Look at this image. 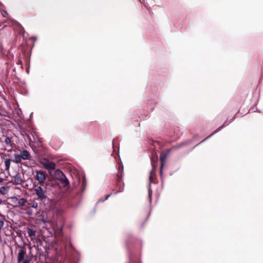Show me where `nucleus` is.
Returning a JSON list of instances; mask_svg holds the SVG:
<instances>
[{
	"label": "nucleus",
	"instance_id": "f257e3e1",
	"mask_svg": "<svg viewBox=\"0 0 263 263\" xmlns=\"http://www.w3.org/2000/svg\"><path fill=\"white\" fill-rule=\"evenodd\" d=\"M54 176L57 180L60 181L64 187L69 186V181L61 171L59 169L57 170L54 172Z\"/></svg>",
	"mask_w": 263,
	"mask_h": 263
},
{
	"label": "nucleus",
	"instance_id": "f03ea898",
	"mask_svg": "<svg viewBox=\"0 0 263 263\" xmlns=\"http://www.w3.org/2000/svg\"><path fill=\"white\" fill-rule=\"evenodd\" d=\"M34 191L38 199L40 200L44 201L47 198L48 193L46 191H43L40 187H37V185H35Z\"/></svg>",
	"mask_w": 263,
	"mask_h": 263
},
{
	"label": "nucleus",
	"instance_id": "7ed1b4c3",
	"mask_svg": "<svg viewBox=\"0 0 263 263\" xmlns=\"http://www.w3.org/2000/svg\"><path fill=\"white\" fill-rule=\"evenodd\" d=\"M35 179L39 182V183H43L46 181L47 178L46 172L42 170H36L35 171Z\"/></svg>",
	"mask_w": 263,
	"mask_h": 263
},
{
	"label": "nucleus",
	"instance_id": "20e7f679",
	"mask_svg": "<svg viewBox=\"0 0 263 263\" xmlns=\"http://www.w3.org/2000/svg\"><path fill=\"white\" fill-rule=\"evenodd\" d=\"M39 184L40 185H37V187H40L43 191H46L48 194L51 192V188L53 186L52 183L45 181Z\"/></svg>",
	"mask_w": 263,
	"mask_h": 263
},
{
	"label": "nucleus",
	"instance_id": "39448f33",
	"mask_svg": "<svg viewBox=\"0 0 263 263\" xmlns=\"http://www.w3.org/2000/svg\"><path fill=\"white\" fill-rule=\"evenodd\" d=\"M26 255V252L24 248H22L19 250V252L17 255V261L18 263H20L21 261L25 258V256Z\"/></svg>",
	"mask_w": 263,
	"mask_h": 263
},
{
	"label": "nucleus",
	"instance_id": "423d86ee",
	"mask_svg": "<svg viewBox=\"0 0 263 263\" xmlns=\"http://www.w3.org/2000/svg\"><path fill=\"white\" fill-rule=\"evenodd\" d=\"M167 156V154H163L160 156V159L161 161V166L160 168V176H162V170L163 167L165 164V162L166 160V157Z\"/></svg>",
	"mask_w": 263,
	"mask_h": 263
},
{
	"label": "nucleus",
	"instance_id": "0eeeda50",
	"mask_svg": "<svg viewBox=\"0 0 263 263\" xmlns=\"http://www.w3.org/2000/svg\"><path fill=\"white\" fill-rule=\"evenodd\" d=\"M116 188L117 190L115 192V194L118 193L122 192L124 190V183L122 180H118L117 182Z\"/></svg>",
	"mask_w": 263,
	"mask_h": 263
},
{
	"label": "nucleus",
	"instance_id": "6e6552de",
	"mask_svg": "<svg viewBox=\"0 0 263 263\" xmlns=\"http://www.w3.org/2000/svg\"><path fill=\"white\" fill-rule=\"evenodd\" d=\"M20 154L23 160H26L30 159L31 156L27 150L23 149V151H21Z\"/></svg>",
	"mask_w": 263,
	"mask_h": 263
},
{
	"label": "nucleus",
	"instance_id": "1a4fd4ad",
	"mask_svg": "<svg viewBox=\"0 0 263 263\" xmlns=\"http://www.w3.org/2000/svg\"><path fill=\"white\" fill-rule=\"evenodd\" d=\"M152 171H151V173H150L149 177V184L148 185V199H149L150 203L152 201V193H153L151 187V183L152 182Z\"/></svg>",
	"mask_w": 263,
	"mask_h": 263
},
{
	"label": "nucleus",
	"instance_id": "9d476101",
	"mask_svg": "<svg viewBox=\"0 0 263 263\" xmlns=\"http://www.w3.org/2000/svg\"><path fill=\"white\" fill-rule=\"evenodd\" d=\"M13 182L15 184L18 185L21 184L23 183V180L20 175H16L13 177Z\"/></svg>",
	"mask_w": 263,
	"mask_h": 263
},
{
	"label": "nucleus",
	"instance_id": "9b49d317",
	"mask_svg": "<svg viewBox=\"0 0 263 263\" xmlns=\"http://www.w3.org/2000/svg\"><path fill=\"white\" fill-rule=\"evenodd\" d=\"M44 166L46 169L50 171L54 170L55 168V164L53 162L45 163Z\"/></svg>",
	"mask_w": 263,
	"mask_h": 263
},
{
	"label": "nucleus",
	"instance_id": "f8f14e48",
	"mask_svg": "<svg viewBox=\"0 0 263 263\" xmlns=\"http://www.w3.org/2000/svg\"><path fill=\"white\" fill-rule=\"evenodd\" d=\"M227 121L224 123V124L219 127L218 128H217L216 130H215L213 133H212L210 136H209L208 137L203 139L200 143H202L205 141H206L207 139H208L209 138L211 137L212 136L215 135L216 133H218V132L220 131L221 129L226 125Z\"/></svg>",
	"mask_w": 263,
	"mask_h": 263
},
{
	"label": "nucleus",
	"instance_id": "ddd939ff",
	"mask_svg": "<svg viewBox=\"0 0 263 263\" xmlns=\"http://www.w3.org/2000/svg\"><path fill=\"white\" fill-rule=\"evenodd\" d=\"M4 141L8 146L11 147V148H13V146L14 145V144L13 143V142L12 140L11 137H5Z\"/></svg>",
	"mask_w": 263,
	"mask_h": 263
},
{
	"label": "nucleus",
	"instance_id": "4468645a",
	"mask_svg": "<svg viewBox=\"0 0 263 263\" xmlns=\"http://www.w3.org/2000/svg\"><path fill=\"white\" fill-rule=\"evenodd\" d=\"M27 200L25 198H21L20 199H18L17 203V205H16V206H23L25 205V204L26 203Z\"/></svg>",
	"mask_w": 263,
	"mask_h": 263
},
{
	"label": "nucleus",
	"instance_id": "2eb2a0df",
	"mask_svg": "<svg viewBox=\"0 0 263 263\" xmlns=\"http://www.w3.org/2000/svg\"><path fill=\"white\" fill-rule=\"evenodd\" d=\"M11 160L9 158L5 159V167L6 171H8L10 167Z\"/></svg>",
	"mask_w": 263,
	"mask_h": 263
},
{
	"label": "nucleus",
	"instance_id": "dca6fc26",
	"mask_svg": "<svg viewBox=\"0 0 263 263\" xmlns=\"http://www.w3.org/2000/svg\"><path fill=\"white\" fill-rule=\"evenodd\" d=\"M14 160L13 162H15L16 163H19L21 162L22 158L21 157V154L19 155L17 153H15L14 154Z\"/></svg>",
	"mask_w": 263,
	"mask_h": 263
},
{
	"label": "nucleus",
	"instance_id": "f3484780",
	"mask_svg": "<svg viewBox=\"0 0 263 263\" xmlns=\"http://www.w3.org/2000/svg\"><path fill=\"white\" fill-rule=\"evenodd\" d=\"M86 187V180L85 177H83V179L81 182V191L82 192H84Z\"/></svg>",
	"mask_w": 263,
	"mask_h": 263
},
{
	"label": "nucleus",
	"instance_id": "a211bd4d",
	"mask_svg": "<svg viewBox=\"0 0 263 263\" xmlns=\"http://www.w3.org/2000/svg\"><path fill=\"white\" fill-rule=\"evenodd\" d=\"M36 231L30 228H28V234L29 236L32 237L35 235Z\"/></svg>",
	"mask_w": 263,
	"mask_h": 263
},
{
	"label": "nucleus",
	"instance_id": "6ab92c4d",
	"mask_svg": "<svg viewBox=\"0 0 263 263\" xmlns=\"http://www.w3.org/2000/svg\"><path fill=\"white\" fill-rule=\"evenodd\" d=\"M111 195V194L106 195L104 197L101 198L99 200V201H104L106 200Z\"/></svg>",
	"mask_w": 263,
	"mask_h": 263
},
{
	"label": "nucleus",
	"instance_id": "aec40b11",
	"mask_svg": "<svg viewBox=\"0 0 263 263\" xmlns=\"http://www.w3.org/2000/svg\"><path fill=\"white\" fill-rule=\"evenodd\" d=\"M123 171L121 172H118L117 175V176L118 178V180H122V176H123Z\"/></svg>",
	"mask_w": 263,
	"mask_h": 263
},
{
	"label": "nucleus",
	"instance_id": "412c9836",
	"mask_svg": "<svg viewBox=\"0 0 263 263\" xmlns=\"http://www.w3.org/2000/svg\"><path fill=\"white\" fill-rule=\"evenodd\" d=\"M2 14L3 15L4 17H6V16L8 15V13L5 10H2L1 11Z\"/></svg>",
	"mask_w": 263,
	"mask_h": 263
},
{
	"label": "nucleus",
	"instance_id": "4be33fe9",
	"mask_svg": "<svg viewBox=\"0 0 263 263\" xmlns=\"http://www.w3.org/2000/svg\"><path fill=\"white\" fill-rule=\"evenodd\" d=\"M4 226V221L2 219H0V230L2 229Z\"/></svg>",
	"mask_w": 263,
	"mask_h": 263
},
{
	"label": "nucleus",
	"instance_id": "5701e85b",
	"mask_svg": "<svg viewBox=\"0 0 263 263\" xmlns=\"http://www.w3.org/2000/svg\"><path fill=\"white\" fill-rule=\"evenodd\" d=\"M22 263H30V260L28 258H26L24 259Z\"/></svg>",
	"mask_w": 263,
	"mask_h": 263
},
{
	"label": "nucleus",
	"instance_id": "b1692460",
	"mask_svg": "<svg viewBox=\"0 0 263 263\" xmlns=\"http://www.w3.org/2000/svg\"><path fill=\"white\" fill-rule=\"evenodd\" d=\"M31 206L34 208H36L37 207V203L36 202H34L33 203H32Z\"/></svg>",
	"mask_w": 263,
	"mask_h": 263
},
{
	"label": "nucleus",
	"instance_id": "393cba45",
	"mask_svg": "<svg viewBox=\"0 0 263 263\" xmlns=\"http://www.w3.org/2000/svg\"><path fill=\"white\" fill-rule=\"evenodd\" d=\"M141 4L144 5V7L148 9L146 4L145 3V1H140Z\"/></svg>",
	"mask_w": 263,
	"mask_h": 263
},
{
	"label": "nucleus",
	"instance_id": "a878e982",
	"mask_svg": "<svg viewBox=\"0 0 263 263\" xmlns=\"http://www.w3.org/2000/svg\"><path fill=\"white\" fill-rule=\"evenodd\" d=\"M120 170H121V172L123 171V165L122 164L119 166V170L120 171Z\"/></svg>",
	"mask_w": 263,
	"mask_h": 263
},
{
	"label": "nucleus",
	"instance_id": "bb28decb",
	"mask_svg": "<svg viewBox=\"0 0 263 263\" xmlns=\"http://www.w3.org/2000/svg\"><path fill=\"white\" fill-rule=\"evenodd\" d=\"M0 115H2V116H7V113L6 111H4V112H1L0 111Z\"/></svg>",
	"mask_w": 263,
	"mask_h": 263
},
{
	"label": "nucleus",
	"instance_id": "cd10ccee",
	"mask_svg": "<svg viewBox=\"0 0 263 263\" xmlns=\"http://www.w3.org/2000/svg\"><path fill=\"white\" fill-rule=\"evenodd\" d=\"M5 190V188L4 186L0 188V192L2 194H4L3 191Z\"/></svg>",
	"mask_w": 263,
	"mask_h": 263
},
{
	"label": "nucleus",
	"instance_id": "c85d7f7f",
	"mask_svg": "<svg viewBox=\"0 0 263 263\" xmlns=\"http://www.w3.org/2000/svg\"><path fill=\"white\" fill-rule=\"evenodd\" d=\"M18 200V198H17L16 197H12V201H14V202H16V201H17Z\"/></svg>",
	"mask_w": 263,
	"mask_h": 263
},
{
	"label": "nucleus",
	"instance_id": "c756f323",
	"mask_svg": "<svg viewBox=\"0 0 263 263\" xmlns=\"http://www.w3.org/2000/svg\"><path fill=\"white\" fill-rule=\"evenodd\" d=\"M4 50V48L3 47V45L1 43H0V52H3Z\"/></svg>",
	"mask_w": 263,
	"mask_h": 263
},
{
	"label": "nucleus",
	"instance_id": "7c9ffc66",
	"mask_svg": "<svg viewBox=\"0 0 263 263\" xmlns=\"http://www.w3.org/2000/svg\"><path fill=\"white\" fill-rule=\"evenodd\" d=\"M182 144H180L179 145H176L175 146H174L172 149H174V148H179L180 147Z\"/></svg>",
	"mask_w": 263,
	"mask_h": 263
},
{
	"label": "nucleus",
	"instance_id": "2f4dec72",
	"mask_svg": "<svg viewBox=\"0 0 263 263\" xmlns=\"http://www.w3.org/2000/svg\"><path fill=\"white\" fill-rule=\"evenodd\" d=\"M12 148H11V147H9V148H8L7 151L8 152H11Z\"/></svg>",
	"mask_w": 263,
	"mask_h": 263
},
{
	"label": "nucleus",
	"instance_id": "473e14b6",
	"mask_svg": "<svg viewBox=\"0 0 263 263\" xmlns=\"http://www.w3.org/2000/svg\"><path fill=\"white\" fill-rule=\"evenodd\" d=\"M4 181V179L2 178H0V183H2Z\"/></svg>",
	"mask_w": 263,
	"mask_h": 263
},
{
	"label": "nucleus",
	"instance_id": "72a5a7b5",
	"mask_svg": "<svg viewBox=\"0 0 263 263\" xmlns=\"http://www.w3.org/2000/svg\"><path fill=\"white\" fill-rule=\"evenodd\" d=\"M170 152H171V149H167V152L166 154H167V155H168Z\"/></svg>",
	"mask_w": 263,
	"mask_h": 263
},
{
	"label": "nucleus",
	"instance_id": "f704fd0d",
	"mask_svg": "<svg viewBox=\"0 0 263 263\" xmlns=\"http://www.w3.org/2000/svg\"><path fill=\"white\" fill-rule=\"evenodd\" d=\"M2 199H0V204L2 203Z\"/></svg>",
	"mask_w": 263,
	"mask_h": 263
},
{
	"label": "nucleus",
	"instance_id": "c9c22d12",
	"mask_svg": "<svg viewBox=\"0 0 263 263\" xmlns=\"http://www.w3.org/2000/svg\"><path fill=\"white\" fill-rule=\"evenodd\" d=\"M12 21L14 22H15L16 23H17V21H14L13 20H11Z\"/></svg>",
	"mask_w": 263,
	"mask_h": 263
}]
</instances>
